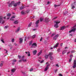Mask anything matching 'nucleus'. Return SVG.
Here are the masks:
<instances>
[{
    "mask_svg": "<svg viewBox=\"0 0 76 76\" xmlns=\"http://www.w3.org/2000/svg\"><path fill=\"white\" fill-rule=\"evenodd\" d=\"M10 18V17H8L7 18V20H9V18Z\"/></svg>",
    "mask_w": 76,
    "mask_h": 76,
    "instance_id": "obj_62",
    "label": "nucleus"
},
{
    "mask_svg": "<svg viewBox=\"0 0 76 76\" xmlns=\"http://www.w3.org/2000/svg\"><path fill=\"white\" fill-rule=\"evenodd\" d=\"M14 45L15 46L17 45V44H16V43H14Z\"/></svg>",
    "mask_w": 76,
    "mask_h": 76,
    "instance_id": "obj_59",
    "label": "nucleus"
},
{
    "mask_svg": "<svg viewBox=\"0 0 76 76\" xmlns=\"http://www.w3.org/2000/svg\"><path fill=\"white\" fill-rule=\"evenodd\" d=\"M20 31V28L18 27L17 29V30L16 31V32H19Z\"/></svg>",
    "mask_w": 76,
    "mask_h": 76,
    "instance_id": "obj_30",
    "label": "nucleus"
},
{
    "mask_svg": "<svg viewBox=\"0 0 76 76\" xmlns=\"http://www.w3.org/2000/svg\"><path fill=\"white\" fill-rule=\"evenodd\" d=\"M37 50H35L33 52V54L34 55H35L37 54Z\"/></svg>",
    "mask_w": 76,
    "mask_h": 76,
    "instance_id": "obj_15",
    "label": "nucleus"
},
{
    "mask_svg": "<svg viewBox=\"0 0 76 76\" xmlns=\"http://www.w3.org/2000/svg\"><path fill=\"white\" fill-rule=\"evenodd\" d=\"M20 1H19L17 3H14L13 4V6H14V7H16L17 5H19L20 4Z\"/></svg>",
    "mask_w": 76,
    "mask_h": 76,
    "instance_id": "obj_2",
    "label": "nucleus"
},
{
    "mask_svg": "<svg viewBox=\"0 0 76 76\" xmlns=\"http://www.w3.org/2000/svg\"><path fill=\"white\" fill-rule=\"evenodd\" d=\"M16 59H14L13 60V62H16Z\"/></svg>",
    "mask_w": 76,
    "mask_h": 76,
    "instance_id": "obj_47",
    "label": "nucleus"
},
{
    "mask_svg": "<svg viewBox=\"0 0 76 76\" xmlns=\"http://www.w3.org/2000/svg\"><path fill=\"white\" fill-rule=\"evenodd\" d=\"M11 18H12V19H14V18H15V16H13Z\"/></svg>",
    "mask_w": 76,
    "mask_h": 76,
    "instance_id": "obj_43",
    "label": "nucleus"
},
{
    "mask_svg": "<svg viewBox=\"0 0 76 76\" xmlns=\"http://www.w3.org/2000/svg\"><path fill=\"white\" fill-rule=\"evenodd\" d=\"M14 41H15V39H12V42H14Z\"/></svg>",
    "mask_w": 76,
    "mask_h": 76,
    "instance_id": "obj_38",
    "label": "nucleus"
},
{
    "mask_svg": "<svg viewBox=\"0 0 76 76\" xmlns=\"http://www.w3.org/2000/svg\"><path fill=\"white\" fill-rule=\"evenodd\" d=\"M66 51L64 50L62 52V54L63 55L64 54H65L66 53Z\"/></svg>",
    "mask_w": 76,
    "mask_h": 76,
    "instance_id": "obj_33",
    "label": "nucleus"
},
{
    "mask_svg": "<svg viewBox=\"0 0 76 76\" xmlns=\"http://www.w3.org/2000/svg\"><path fill=\"white\" fill-rule=\"evenodd\" d=\"M15 71H16V69H11V72H12V73H14Z\"/></svg>",
    "mask_w": 76,
    "mask_h": 76,
    "instance_id": "obj_18",
    "label": "nucleus"
},
{
    "mask_svg": "<svg viewBox=\"0 0 76 76\" xmlns=\"http://www.w3.org/2000/svg\"><path fill=\"white\" fill-rule=\"evenodd\" d=\"M18 57L19 58V59H20L21 58V56H20V55L18 56Z\"/></svg>",
    "mask_w": 76,
    "mask_h": 76,
    "instance_id": "obj_42",
    "label": "nucleus"
},
{
    "mask_svg": "<svg viewBox=\"0 0 76 76\" xmlns=\"http://www.w3.org/2000/svg\"><path fill=\"white\" fill-rule=\"evenodd\" d=\"M76 67V61L74 60V66H73V68H74Z\"/></svg>",
    "mask_w": 76,
    "mask_h": 76,
    "instance_id": "obj_8",
    "label": "nucleus"
},
{
    "mask_svg": "<svg viewBox=\"0 0 76 76\" xmlns=\"http://www.w3.org/2000/svg\"><path fill=\"white\" fill-rule=\"evenodd\" d=\"M70 52H68L67 53V54H69V53H70Z\"/></svg>",
    "mask_w": 76,
    "mask_h": 76,
    "instance_id": "obj_58",
    "label": "nucleus"
},
{
    "mask_svg": "<svg viewBox=\"0 0 76 76\" xmlns=\"http://www.w3.org/2000/svg\"><path fill=\"white\" fill-rule=\"evenodd\" d=\"M1 42H3V43H4V41H3V39H1Z\"/></svg>",
    "mask_w": 76,
    "mask_h": 76,
    "instance_id": "obj_46",
    "label": "nucleus"
},
{
    "mask_svg": "<svg viewBox=\"0 0 76 76\" xmlns=\"http://www.w3.org/2000/svg\"><path fill=\"white\" fill-rule=\"evenodd\" d=\"M50 66V64H48L46 66V67H47L48 68V66Z\"/></svg>",
    "mask_w": 76,
    "mask_h": 76,
    "instance_id": "obj_45",
    "label": "nucleus"
},
{
    "mask_svg": "<svg viewBox=\"0 0 76 76\" xmlns=\"http://www.w3.org/2000/svg\"><path fill=\"white\" fill-rule=\"evenodd\" d=\"M42 20H43V18H40V22H42Z\"/></svg>",
    "mask_w": 76,
    "mask_h": 76,
    "instance_id": "obj_40",
    "label": "nucleus"
},
{
    "mask_svg": "<svg viewBox=\"0 0 76 76\" xmlns=\"http://www.w3.org/2000/svg\"><path fill=\"white\" fill-rule=\"evenodd\" d=\"M59 75L60 76H63V75H61V74H59Z\"/></svg>",
    "mask_w": 76,
    "mask_h": 76,
    "instance_id": "obj_54",
    "label": "nucleus"
},
{
    "mask_svg": "<svg viewBox=\"0 0 76 76\" xmlns=\"http://www.w3.org/2000/svg\"><path fill=\"white\" fill-rule=\"evenodd\" d=\"M58 37V35L57 34L53 37V39L55 40H56Z\"/></svg>",
    "mask_w": 76,
    "mask_h": 76,
    "instance_id": "obj_6",
    "label": "nucleus"
},
{
    "mask_svg": "<svg viewBox=\"0 0 76 76\" xmlns=\"http://www.w3.org/2000/svg\"><path fill=\"white\" fill-rule=\"evenodd\" d=\"M30 11L29 10H27V13H29V12Z\"/></svg>",
    "mask_w": 76,
    "mask_h": 76,
    "instance_id": "obj_52",
    "label": "nucleus"
},
{
    "mask_svg": "<svg viewBox=\"0 0 76 76\" xmlns=\"http://www.w3.org/2000/svg\"><path fill=\"white\" fill-rule=\"evenodd\" d=\"M20 40V44H21V43H22L23 42V39L22 38H19Z\"/></svg>",
    "mask_w": 76,
    "mask_h": 76,
    "instance_id": "obj_10",
    "label": "nucleus"
},
{
    "mask_svg": "<svg viewBox=\"0 0 76 76\" xmlns=\"http://www.w3.org/2000/svg\"><path fill=\"white\" fill-rule=\"evenodd\" d=\"M25 38V41H26V37H24Z\"/></svg>",
    "mask_w": 76,
    "mask_h": 76,
    "instance_id": "obj_56",
    "label": "nucleus"
},
{
    "mask_svg": "<svg viewBox=\"0 0 76 76\" xmlns=\"http://www.w3.org/2000/svg\"><path fill=\"white\" fill-rule=\"evenodd\" d=\"M53 54V53L52 52H49V54H48V56L50 57V56H51Z\"/></svg>",
    "mask_w": 76,
    "mask_h": 76,
    "instance_id": "obj_13",
    "label": "nucleus"
},
{
    "mask_svg": "<svg viewBox=\"0 0 76 76\" xmlns=\"http://www.w3.org/2000/svg\"><path fill=\"white\" fill-rule=\"evenodd\" d=\"M32 25V23H30L28 26V27H29Z\"/></svg>",
    "mask_w": 76,
    "mask_h": 76,
    "instance_id": "obj_28",
    "label": "nucleus"
},
{
    "mask_svg": "<svg viewBox=\"0 0 76 76\" xmlns=\"http://www.w3.org/2000/svg\"><path fill=\"white\" fill-rule=\"evenodd\" d=\"M19 62H22V60H20L19 61Z\"/></svg>",
    "mask_w": 76,
    "mask_h": 76,
    "instance_id": "obj_60",
    "label": "nucleus"
},
{
    "mask_svg": "<svg viewBox=\"0 0 76 76\" xmlns=\"http://www.w3.org/2000/svg\"><path fill=\"white\" fill-rule=\"evenodd\" d=\"M39 23V20H37L35 23V24L36 25V27H38V24Z\"/></svg>",
    "mask_w": 76,
    "mask_h": 76,
    "instance_id": "obj_5",
    "label": "nucleus"
},
{
    "mask_svg": "<svg viewBox=\"0 0 76 76\" xmlns=\"http://www.w3.org/2000/svg\"><path fill=\"white\" fill-rule=\"evenodd\" d=\"M8 28H9V26H6L4 27L5 29H7Z\"/></svg>",
    "mask_w": 76,
    "mask_h": 76,
    "instance_id": "obj_32",
    "label": "nucleus"
},
{
    "mask_svg": "<svg viewBox=\"0 0 76 76\" xmlns=\"http://www.w3.org/2000/svg\"><path fill=\"white\" fill-rule=\"evenodd\" d=\"M76 31V28H74L73 29H71L70 31H69V33L72 32H75Z\"/></svg>",
    "mask_w": 76,
    "mask_h": 76,
    "instance_id": "obj_9",
    "label": "nucleus"
},
{
    "mask_svg": "<svg viewBox=\"0 0 76 76\" xmlns=\"http://www.w3.org/2000/svg\"><path fill=\"white\" fill-rule=\"evenodd\" d=\"M30 45H31L32 44V42H30L29 44Z\"/></svg>",
    "mask_w": 76,
    "mask_h": 76,
    "instance_id": "obj_64",
    "label": "nucleus"
},
{
    "mask_svg": "<svg viewBox=\"0 0 76 76\" xmlns=\"http://www.w3.org/2000/svg\"><path fill=\"white\" fill-rule=\"evenodd\" d=\"M33 71V68H31L30 69V72H32V71Z\"/></svg>",
    "mask_w": 76,
    "mask_h": 76,
    "instance_id": "obj_41",
    "label": "nucleus"
},
{
    "mask_svg": "<svg viewBox=\"0 0 76 76\" xmlns=\"http://www.w3.org/2000/svg\"><path fill=\"white\" fill-rule=\"evenodd\" d=\"M48 69H49V68H47V67H46V68H45V69L44 71H47V70H48Z\"/></svg>",
    "mask_w": 76,
    "mask_h": 76,
    "instance_id": "obj_24",
    "label": "nucleus"
},
{
    "mask_svg": "<svg viewBox=\"0 0 76 76\" xmlns=\"http://www.w3.org/2000/svg\"><path fill=\"white\" fill-rule=\"evenodd\" d=\"M4 22H5V21H3L2 22V24H3V23H4Z\"/></svg>",
    "mask_w": 76,
    "mask_h": 76,
    "instance_id": "obj_49",
    "label": "nucleus"
},
{
    "mask_svg": "<svg viewBox=\"0 0 76 76\" xmlns=\"http://www.w3.org/2000/svg\"><path fill=\"white\" fill-rule=\"evenodd\" d=\"M55 23L56 24H55L54 26V27H56V28H57L58 27V23H60V21H55Z\"/></svg>",
    "mask_w": 76,
    "mask_h": 76,
    "instance_id": "obj_1",
    "label": "nucleus"
},
{
    "mask_svg": "<svg viewBox=\"0 0 76 76\" xmlns=\"http://www.w3.org/2000/svg\"><path fill=\"white\" fill-rule=\"evenodd\" d=\"M3 65V62L2 61L1 62V63L0 64V67H2Z\"/></svg>",
    "mask_w": 76,
    "mask_h": 76,
    "instance_id": "obj_16",
    "label": "nucleus"
},
{
    "mask_svg": "<svg viewBox=\"0 0 76 76\" xmlns=\"http://www.w3.org/2000/svg\"><path fill=\"white\" fill-rule=\"evenodd\" d=\"M72 58H70L69 60V63H70V62H71V61H72Z\"/></svg>",
    "mask_w": 76,
    "mask_h": 76,
    "instance_id": "obj_35",
    "label": "nucleus"
},
{
    "mask_svg": "<svg viewBox=\"0 0 76 76\" xmlns=\"http://www.w3.org/2000/svg\"><path fill=\"white\" fill-rule=\"evenodd\" d=\"M57 51H58V53H59V52L60 51V49H58L57 50Z\"/></svg>",
    "mask_w": 76,
    "mask_h": 76,
    "instance_id": "obj_39",
    "label": "nucleus"
},
{
    "mask_svg": "<svg viewBox=\"0 0 76 76\" xmlns=\"http://www.w3.org/2000/svg\"><path fill=\"white\" fill-rule=\"evenodd\" d=\"M37 45L36 43H34L32 45V47L33 48H35V47H37Z\"/></svg>",
    "mask_w": 76,
    "mask_h": 76,
    "instance_id": "obj_7",
    "label": "nucleus"
},
{
    "mask_svg": "<svg viewBox=\"0 0 76 76\" xmlns=\"http://www.w3.org/2000/svg\"><path fill=\"white\" fill-rule=\"evenodd\" d=\"M57 70H58L57 69H56L55 70V73H56V72L57 71Z\"/></svg>",
    "mask_w": 76,
    "mask_h": 76,
    "instance_id": "obj_55",
    "label": "nucleus"
},
{
    "mask_svg": "<svg viewBox=\"0 0 76 76\" xmlns=\"http://www.w3.org/2000/svg\"><path fill=\"white\" fill-rule=\"evenodd\" d=\"M14 3H15V1H12L11 2V3L9 4L8 5L9 7H12V6H13V4H14Z\"/></svg>",
    "mask_w": 76,
    "mask_h": 76,
    "instance_id": "obj_3",
    "label": "nucleus"
},
{
    "mask_svg": "<svg viewBox=\"0 0 76 76\" xmlns=\"http://www.w3.org/2000/svg\"><path fill=\"white\" fill-rule=\"evenodd\" d=\"M56 66H57V67H59V66H58V64H56Z\"/></svg>",
    "mask_w": 76,
    "mask_h": 76,
    "instance_id": "obj_57",
    "label": "nucleus"
},
{
    "mask_svg": "<svg viewBox=\"0 0 76 76\" xmlns=\"http://www.w3.org/2000/svg\"><path fill=\"white\" fill-rule=\"evenodd\" d=\"M18 21L16 20L14 21V23L15 24H18Z\"/></svg>",
    "mask_w": 76,
    "mask_h": 76,
    "instance_id": "obj_21",
    "label": "nucleus"
},
{
    "mask_svg": "<svg viewBox=\"0 0 76 76\" xmlns=\"http://www.w3.org/2000/svg\"><path fill=\"white\" fill-rule=\"evenodd\" d=\"M63 43H61V46H63Z\"/></svg>",
    "mask_w": 76,
    "mask_h": 76,
    "instance_id": "obj_61",
    "label": "nucleus"
},
{
    "mask_svg": "<svg viewBox=\"0 0 76 76\" xmlns=\"http://www.w3.org/2000/svg\"><path fill=\"white\" fill-rule=\"evenodd\" d=\"M58 6H60V5H56V4L54 5V7H58Z\"/></svg>",
    "mask_w": 76,
    "mask_h": 76,
    "instance_id": "obj_19",
    "label": "nucleus"
},
{
    "mask_svg": "<svg viewBox=\"0 0 76 76\" xmlns=\"http://www.w3.org/2000/svg\"><path fill=\"white\" fill-rule=\"evenodd\" d=\"M57 18V17H55L53 18V19H56Z\"/></svg>",
    "mask_w": 76,
    "mask_h": 76,
    "instance_id": "obj_51",
    "label": "nucleus"
},
{
    "mask_svg": "<svg viewBox=\"0 0 76 76\" xmlns=\"http://www.w3.org/2000/svg\"><path fill=\"white\" fill-rule=\"evenodd\" d=\"M42 53V51H40L38 54V56H40L41 54V53Z\"/></svg>",
    "mask_w": 76,
    "mask_h": 76,
    "instance_id": "obj_20",
    "label": "nucleus"
},
{
    "mask_svg": "<svg viewBox=\"0 0 76 76\" xmlns=\"http://www.w3.org/2000/svg\"><path fill=\"white\" fill-rule=\"evenodd\" d=\"M13 18H11L10 19V20H14V19H12Z\"/></svg>",
    "mask_w": 76,
    "mask_h": 76,
    "instance_id": "obj_50",
    "label": "nucleus"
},
{
    "mask_svg": "<svg viewBox=\"0 0 76 76\" xmlns=\"http://www.w3.org/2000/svg\"><path fill=\"white\" fill-rule=\"evenodd\" d=\"M73 57V55H71L70 56V57L71 58H72Z\"/></svg>",
    "mask_w": 76,
    "mask_h": 76,
    "instance_id": "obj_37",
    "label": "nucleus"
},
{
    "mask_svg": "<svg viewBox=\"0 0 76 76\" xmlns=\"http://www.w3.org/2000/svg\"><path fill=\"white\" fill-rule=\"evenodd\" d=\"M42 38L41 37V39H40V41H42Z\"/></svg>",
    "mask_w": 76,
    "mask_h": 76,
    "instance_id": "obj_44",
    "label": "nucleus"
},
{
    "mask_svg": "<svg viewBox=\"0 0 76 76\" xmlns=\"http://www.w3.org/2000/svg\"><path fill=\"white\" fill-rule=\"evenodd\" d=\"M50 58L51 61L54 60V57L52 56H50Z\"/></svg>",
    "mask_w": 76,
    "mask_h": 76,
    "instance_id": "obj_12",
    "label": "nucleus"
},
{
    "mask_svg": "<svg viewBox=\"0 0 76 76\" xmlns=\"http://www.w3.org/2000/svg\"><path fill=\"white\" fill-rule=\"evenodd\" d=\"M66 26H62L61 27L60 30H63V29H64L66 28Z\"/></svg>",
    "mask_w": 76,
    "mask_h": 76,
    "instance_id": "obj_11",
    "label": "nucleus"
},
{
    "mask_svg": "<svg viewBox=\"0 0 76 76\" xmlns=\"http://www.w3.org/2000/svg\"><path fill=\"white\" fill-rule=\"evenodd\" d=\"M45 21L46 22H49V20H48V18L45 19Z\"/></svg>",
    "mask_w": 76,
    "mask_h": 76,
    "instance_id": "obj_25",
    "label": "nucleus"
},
{
    "mask_svg": "<svg viewBox=\"0 0 76 76\" xmlns=\"http://www.w3.org/2000/svg\"><path fill=\"white\" fill-rule=\"evenodd\" d=\"M36 37V35L34 34L32 36V38L33 39L35 38Z\"/></svg>",
    "mask_w": 76,
    "mask_h": 76,
    "instance_id": "obj_27",
    "label": "nucleus"
},
{
    "mask_svg": "<svg viewBox=\"0 0 76 76\" xmlns=\"http://www.w3.org/2000/svg\"><path fill=\"white\" fill-rule=\"evenodd\" d=\"M24 9V7H23V6L20 7V9L21 10H22V9Z\"/></svg>",
    "mask_w": 76,
    "mask_h": 76,
    "instance_id": "obj_31",
    "label": "nucleus"
},
{
    "mask_svg": "<svg viewBox=\"0 0 76 76\" xmlns=\"http://www.w3.org/2000/svg\"><path fill=\"white\" fill-rule=\"evenodd\" d=\"M10 16H11V14L10 13L8 14L7 15V17H9L10 18Z\"/></svg>",
    "mask_w": 76,
    "mask_h": 76,
    "instance_id": "obj_22",
    "label": "nucleus"
},
{
    "mask_svg": "<svg viewBox=\"0 0 76 76\" xmlns=\"http://www.w3.org/2000/svg\"><path fill=\"white\" fill-rule=\"evenodd\" d=\"M24 58H25V56H22V57H21L22 60L24 59Z\"/></svg>",
    "mask_w": 76,
    "mask_h": 76,
    "instance_id": "obj_34",
    "label": "nucleus"
},
{
    "mask_svg": "<svg viewBox=\"0 0 76 76\" xmlns=\"http://www.w3.org/2000/svg\"><path fill=\"white\" fill-rule=\"evenodd\" d=\"M21 15H24L25 13H24V12H23V11H22L21 12Z\"/></svg>",
    "mask_w": 76,
    "mask_h": 76,
    "instance_id": "obj_36",
    "label": "nucleus"
},
{
    "mask_svg": "<svg viewBox=\"0 0 76 76\" xmlns=\"http://www.w3.org/2000/svg\"><path fill=\"white\" fill-rule=\"evenodd\" d=\"M44 62V60H42L40 62V63H42Z\"/></svg>",
    "mask_w": 76,
    "mask_h": 76,
    "instance_id": "obj_53",
    "label": "nucleus"
},
{
    "mask_svg": "<svg viewBox=\"0 0 76 76\" xmlns=\"http://www.w3.org/2000/svg\"><path fill=\"white\" fill-rule=\"evenodd\" d=\"M49 55H45V58H46V59H47V58H48V57Z\"/></svg>",
    "mask_w": 76,
    "mask_h": 76,
    "instance_id": "obj_29",
    "label": "nucleus"
},
{
    "mask_svg": "<svg viewBox=\"0 0 76 76\" xmlns=\"http://www.w3.org/2000/svg\"><path fill=\"white\" fill-rule=\"evenodd\" d=\"M75 51L74 50H72L71 51V53H75Z\"/></svg>",
    "mask_w": 76,
    "mask_h": 76,
    "instance_id": "obj_48",
    "label": "nucleus"
},
{
    "mask_svg": "<svg viewBox=\"0 0 76 76\" xmlns=\"http://www.w3.org/2000/svg\"><path fill=\"white\" fill-rule=\"evenodd\" d=\"M58 43H57L56 45L54 46L53 48H55V47H57V46H58Z\"/></svg>",
    "mask_w": 76,
    "mask_h": 76,
    "instance_id": "obj_23",
    "label": "nucleus"
},
{
    "mask_svg": "<svg viewBox=\"0 0 76 76\" xmlns=\"http://www.w3.org/2000/svg\"><path fill=\"white\" fill-rule=\"evenodd\" d=\"M50 4V2L48 1V4Z\"/></svg>",
    "mask_w": 76,
    "mask_h": 76,
    "instance_id": "obj_63",
    "label": "nucleus"
},
{
    "mask_svg": "<svg viewBox=\"0 0 76 76\" xmlns=\"http://www.w3.org/2000/svg\"><path fill=\"white\" fill-rule=\"evenodd\" d=\"M22 61H24V62H26L27 61V60H26V59H22Z\"/></svg>",
    "mask_w": 76,
    "mask_h": 76,
    "instance_id": "obj_26",
    "label": "nucleus"
},
{
    "mask_svg": "<svg viewBox=\"0 0 76 76\" xmlns=\"http://www.w3.org/2000/svg\"><path fill=\"white\" fill-rule=\"evenodd\" d=\"M25 53H26V54H27V53H28V57H29V56H31V54H30V53L29 52H25Z\"/></svg>",
    "mask_w": 76,
    "mask_h": 76,
    "instance_id": "obj_14",
    "label": "nucleus"
},
{
    "mask_svg": "<svg viewBox=\"0 0 76 76\" xmlns=\"http://www.w3.org/2000/svg\"><path fill=\"white\" fill-rule=\"evenodd\" d=\"M2 18H3V17H2V16H0V23L2 21Z\"/></svg>",
    "mask_w": 76,
    "mask_h": 76,
    "instance_id": "obj_17",
    "label": "nucleus"
},
{
    "mask_svg": "<svg viewBox=\"0 0 76 76\" xmlns=\"http://www.w3.org/2000/svg\"><path fill=\"white\" fill-rule=\"evenodd\" d=\"M75 3H76V2H74L73 4H71L72 9H74L75 6H74V5H76Z\"/></svg>",
    "mask_w": 76,
    "mask_h": 76,
    "instance_id": "obj_4",
    "label": "nucleus"
}]
</instances>
